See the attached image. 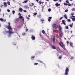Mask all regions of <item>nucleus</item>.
Segmentation results:
<instances>
[{
	"label": "nucleus",
	"mask_w": 75,
	"mask_h": 75,
	"mask_svg": "<svg viewBox=\"0 0 75 75\" xmlns=\"http://www.w3.org/2000/svg\"><path fill=\"white\" fill-rule=\"evenodd\" d=\"M35 6H34V7H35Z\"/></svg>",
	"instance_id": "69168bd1"
},
{
	"label": "nucleus",
	"mask_w": 75,
	"mask_h": 75,
	"mask_svg": "<svg viewBox=\"0 0 75 75\" xmlns=\"http://www.w3.org/2000/svg\"><path fill=\"white\" fill-rule=\"evenodd\" d=\"M66 2L67 3V4H69V2L68 0H66Z\"/></svg>",
	"instance_id": "bb28decb"
},
{
	"label": "nucleus",
	"mask_w": 75,
	"mask_h": 75,
	"mask_svg": "<svg viewBox=\"0 0 75 75\" xmlns=\"http://www.w3.org/2000/svg\"><path fill=\"white\" fill-rule=\"evenodd\" d=\"M59 1L61 2L62 1V0H59Z\"/></svg>",
	"instance_id": "6e6d98bb"
},
{
	"label": "nucleus",
	"mask_w": 75,
	"mask_h": 75,
	"mask_svg": "<svg viewBox=\"0 0 75 75\" xmlns=\"http://www.w3.org/2000/svg\"><path fill=\"white\" fill-rule=\"evenodd\" d=\"M35 57V56H32L31 57V59H33Z\"/></svg>",
	"instance_id": "f3484780"
},
{
	"label": "nucleus",
	"mask_w": 75,
	"mask_h": 75,
	"mask_svg": "<svg viewBox=\"0 0 75 75\" xmlns=\"http://www.w3.org/2000/svg\"><path fill=\"white\" fill-rule=\"evenodd\" d=\"M55 5H56V6H59V4H58V3L56 4H55Z\"/></svg>",
	"instance_id": "b1692460"
},
{
	"label": "nucleus",
	"mask_w": 75,
	"mask_h": 75,
	"mask_svg": "<svg viewBox=\"0 0 75 75\" xmlns=\"http://www.w3.org/2000/svg\"><path fill=\"white\" fill-rule=\"evenodd\" d=\"M12 13L13 14H14V13H15V11H12Z\"/></svg>",
	"instance_id": "a878e982"
},
{
	"label": "nucleus",
	"mask_w": 75,
	"mask_h": 75,
	"mask_svg": "<svg viewBox=\"0 0 75 75\" xmlns=\"http://www.w3.org/2000/svg\"><path fill=\"white\" fill-rule=\"evenodd\" d=\"M46 1H49V0H46Z\"/></svg>",
	"instance_id": "680f3d73"
},
{
	"label": "nucleus",
	"mask_w": 75,
	"mask_h": 75,
	"mask_svg": "<svg viewBox=\"0 0 75 75\" xmlns=\"http://www.w3.org/2000/svg\"><path fill=\"white\" fill-rule=\"evenodd\" d=\"M52 18V17H50L48 18V21L49 22H50L51 21V19Z\"/></svg>",
	"instance_id": "6e6552de"
},
{
	"label": "nucleus",
	"mask_w": 75,
	"mask_h": 75,
	"mask_svg": "<svg viewBox=\"0 0 75 75\" xmlns=\"http://www.w3.org/2000/svg\"><path fill=\"white\" fill-rule=\"evenodd\" d=\"M69 26H70V27L72 28V26H73V23H72V24H70V25H69Z\"/></svg>",
	"instance_id": "412c9836"
},
{
	"label": "nucleus",
	"mask_w": 75,
	"mask_h": 75,
	"mask_svg": "<svg viewBox=\"0 0 75 75\" xmlns=\"http://www.w3.org/2000/svg\"><path fill=\"white\" fill-rule=\"evenodd\" d=\"M36 1H37V2H38L39 1V0H36Z\"/></svg>",
	"instance_id": "603ef678"
},
{
	"label": "nucleus",
	"mask_w": 75,
	"mask_h": 75,
	"mask_svg": "<svg viewBox=\"0 0 75 75\" xmlns=\"http://www.w3.org/2000/svg\"><path fill=\"white\" fill-rule=\"evenodd\" d=\"M59 35L60 37H62L63 35L62 32H59Z\"/></svg>",
	"instance_id": "20e7f679"
},
{
	"label": "nucleus",
	"mask_w": 75,
	"mask_h": 75,
	"mask_svg": "<svg viewBox=\"0 0 75 75\" xmlns=\"http://www.w3.org/2000/svg\"><path fill=\"white\" fill-rule=\"evenodd\" d=\"M37 13H35L34 14V15H37Z\"/></svg>",
	"instance_id": "49530a36"
},
{
	"label": "nucleus",
	"mask_w": 75,
	"mask_h": 75,
	"mask_svg": "<svg viewBox=\"0 0 75 75\" xmlns=\"http://www.w3.org/2000/svg\"><path fill=\"white\" fill-rule=\"evenodd\" d=\"M62 58V55H60L59 57V58L60 59H61Z\"/></svg>",
	"instance_id": "5701e85b"
},
{
	"label": "nucleus",
	"mask_w": 75,
	"mask_h": 75,
	"mask_svg": "<svg viewBox=\"0 0 75 75\" xmlns=\"http://www.w3.org/2000/svg\"><path fill=\"white\" fill-rule=\"evenodd\" d=\"M71 4L69 3L68 6H71Z\"/></svg>",
	"instance_id": "79ce46f5"
},
{
	"label": "nucleus",
	"mask_w": 75,
	"mask_h": 75,
	"mask_svg": "<svg viewBox=\"0 0 75 75\" xmlns=\"http://www.w3.org/2000/svg\"><path fill=\"white\" fill-rule=\"evenodd\" d=\"M65 75H67L68 74V72L69 71V69H68V68L67 67L66 69L65 70Z\"/></svg>",
	"instance_id": "7ed1b4c3"
},
{
	"label": "nucleus",
	"mask_w": 75,
	"mask_h": 75,
	"mask_svg": "<svg viewBox=\"0 0 75 75\" xmlns=\"http://www.w3.org/2000/svg\"><path fill=\"white\" fill-rule=\"evenodd\" d=\"M65 28L66 29H68L69 28L68 26H67L65 27Z\"/></svg>",
	"instance_id": "2f4dec72"
},
{
	"label": "nucleus",
	"mask_w": 75,
	"mask_h": 75,
	"mask_svg": "<svg viewBox=\"0 0 75 75\" xmlns=\"http://www.w3.org/2000/svg\"><path fill=\"white\" fill-rule=\"evenodd\" d=\"M53 42L54 43L55 42V38H53Z\"/></svg>",
	"instance_id": "4be33fe9"
},
{
	"label": "nucleus",
	"mask_w": 75,
	"mask_h": 75,
	"mask_svg": "<svg viewBox=\"0 0 75 75\" xmlns=\"http://www.w3.org/2000/svg\"><path fill=\"white\" fill-rule=\"evenodd\" d=\"M40 20L41 21V22H42V23H43V21H44V20L43 19H41Z\"/></svg>",
	"instance_id": "4468645a"
},
{
	"label": "nucleus",
	"mask_w": 75,
	"mask_h": 75,
	"mask_svg": "<svg viewBox=\"0 0 75 75\" xmlns=\"http://www.w3.org/2000/svg\"><path fill=\"white\" fill-rule=\"evenodd\" d=\"M6 21V19H4L3 20V22H5Z\"/></svg>",
	"instance_id": "e433bc0d"
},
{
	"label": "nucleus",
	"mask_w": 75,
	"mask_h": 75,
	"mask_svg": "<svg viewBox=\"0 0 75 75\" xmlns=\"http://www.w3.org/2000/svg\"><path fill=\"white\" fill-rule=\"evenodd\" d=\"M42 33L43 34H44L45 33V31H44V30H42Z\"/></svg>",
	"instance_id": "cd10ccee"
},
{
	"label": "nucleus",
	"mask_w": 75,
	"mask_h": 75,
	"mask_svg": "<svg viewBox=\"0 0 75 75\" xmlns=\"http://www.w3.org/2000/svg\"><path fill=\"white\" fill-rule=\"evenodd\" d=\"M71 1H72V0H70Z\"/></svg>",
	"instance_id": "338daca9"
},
{
	"label": "nucleus",
	"mask_w": 75,
	"mask_h": 75,
	"mask_svg": "<svg viewBox=\"0 0 75 75\" xmlns=\"http://www.w3.org/2000/svg\"><path fill=\"white\" fill-rule=\"evenodd\" d=\"M64 17L67 19V16L66 15H64Z\"/></svg>",
	"instance_id": "dca6fc26"
},
{
	"label": "nucleus",
	"mask_w": 75,
	"mask_h": 75,
	"mask_svg": "<svg viewBox=\"0 0 75 75\" xmlns=\"http://www.w3.org/2000/svg\"><path fill=\"white\" fill-rule=\"evenodd\" d=\"M34 65H38V63H35L34 64Z\"/></svg>",
	"instance_id": "37998d69"
},
{
	"label": "nucleus",
	"mask_w": 75,
	"mask_h": 75,
	"mask_svg": "<svg viewBox=\"0 0 75 75\" xmlns=\"http://www.w3.org/2000/svg\"><path fill=\"white\" fill-rule=\"evenodd\" d=\"M39 3L40 4H41V3H42L41 2H40V1H39Z\"/></svg>",
	"instance_id": "09e8293b"
},
{
	"label": "nucleus",
	"mask_w": 75,
	"mask_h": 75,
	"mask_svg": "<svg viewBox=\"0 0 75 75\" xmlns=\"http://www.w3.org/2000/svg\"><path fill=\"white\" fill-rule=\"evenodd\" d=\"M72 20L73 21H75V18H72Z\"/></svg>",
	"instance_id": "72a5a7b5"
},
{
	"label": "nucleus",
	"mask_w": 75,
	"mask_h": 75,
	"mask_svg": "<svg viewBox=\"0 0 75 75\" xmlns=\"http://www.w3.org/2000/svg\"><path fill=\"white\" fill-rule=\"evenodd\" d=\"M70 45L72 47H73V43L71 42H70Z\"/></svg>",
	"instance_id": "aec40b11"
},
{
	"label": "nucleus",
	"mask_w": 75,
	"mask_h": 75,
	"mask_svg": "<svg viewBox=\"0 0 75 75\" xmlns=\"http://www.w3.org/2000/svg\"><path fill=\"white\" fill-rule=\"evenodd\" d=\"M59 32H62V28L61 27V26H59Z\"/></svg>",
	"instance_id": "39448f33"
},
{
	"label": "nucleus",
	"mask_w": 75,
	"mask_h": 75,
	"mask_svg": "<svg viewBox=\"0 0 75 75\" xmlns=\"http://www.w3.org/2000/svg\"><path fill=\"white\" fill-rule=\"evenodd\" d=\"M35 36H32L31 38L33 40H35Z\"/></svg>",
	"instance_id": "9d476101"
},
{
	"label": "nucleus",
	"mask_w": 75,
	"mask_h": 75,
	"mask_svg": "<svg viewBox=\"0 0 75 75\" xmlns=\"http://www.w3.org/2000/svg\"><path fill=\"white\" fill-rule=\"evenodd\" d=\"M67 43L68 45L69 43V42L68 41H67Z\"/></svg>",
	"instance_id": "4c0bfd02"
},
{
	"label": "nucleus",
	"mask_w": 75,
	"mask_h": 75,
	"mask_svg": "<svg viewBox=\"0 0 75 75\" xmlns=\"http://www.w3.org/2000/svg\"><path fill=\"white\" fill-rule=\"evenodd\" d=\"M23 11V9L22 8H19V11L20 12H22Z\"/></svg>",
	"instance_id": "ddd939ff"
},
{
	"label": "nucleus",
	"mask_w": 75,
	"mask_h": 75,
	"mask_svg": "<svg viewBox=\"0 0 75 75\" xmlns=\"http://www.w3.org/2000/svg\"><path fill=\"white\" fill-rule=\"evenodd\" d=\"M65 20H62V24H64V25H66V23H65Z\"/></svg>",
	"instance_id": "1a4fd4ad"
},
{
	"label": "nucleus",
	"mask_w": 75,
	"mask_h": 75,
	"mask_svg": "<svg viewBox=\"0 0 75 75\" xmlns=\"http://www.w3.org/2000/svg\"><path fill=\"white\" fill-rule=\"evenodd\" d=\"M28 30V29H27L26 30V32Z\"/></svg>",
	"instance_id": "bf43d9fd"
},
{
	"label": "nucleus",
	"mask_w": 75,
	"mask_h": 75,
	"mask_svg": "<svg viewBox=\"0 0 75 75\" xmlns=\"http://www.w3.org/2000/svg\"><path fill=\"white\" fill-rule=\"evenodd\" d=\"M42 4H43V3H44V2H42Z\"/></svg>",
	"instance_id": "e2e57ef3"
},
{
	"label": "nucleus",
	"mask_w": 75,
	"mask_h": 75,
	"mask_svg": "<svg viewBox=\"0 0 75 75\" xmlns=\"http://www.w3.org/2000/svg\"><path fill=\"white\" fill-rule=\"evenodd\" d=\"M68 10L67 9V10H65V12H67V11H68Z\"/></svg>",
	"instance_id": "a19ab883"
},
{
	"label": "nucleus",
	"mask_w": 75,
	"mask_h": 75,
	"mask_svg": "<svg viewBox=\"0 0 75 75\" xmlns=\"http://www.w3.org/2000/svg\"><path fill=\"white\" fill-rule=\"evenodd\" d=\"M4 5L5 6L7 7V4H6V2H4Z\"/></svg>",
	"instance_id": "f8f14e48"
},
{
	"label": "nucleus",
	"mask_w": 75,
	"mask_h": 75,
	"mask_svg": "<svg viewBox=\"0 0 75 75\" xmlns=\"http://www.w3.org/2000/svg\"><path fill=\"white\" fill-rule=\"evenodd\" d=\"M28 0H25L24 2H25V3H26L28 2Z\"/></svg>",
	"instance_id": "7c9ffc66"
},
{
	"label": "nucleus",
	"mask_w": 75,
	"mask_h": 75,
	"mask_svg": "<svg viewBox=\"0 0 75 75\" xmlns=\"http://www.w3.org/2000/svg\"><path fill=\"white\" fill-rule=\"evenodd\" d=\"M8 26H7V25H6L5 27L7 28L8 29L9 31L8 32V35L9 36V37H9L11 35V34L13 33V32L11 31V30H12V28H11V26H10V25L11 24L10 23H8Z\"/></svg>",
	"instance_id": "f257e3e1"
},
{
	"label": "nucleus",
	"mask_w": 75,
	"mask_h": 75,
	"mask_svg": "<svg viewBox=\"0 0 75 75\" xmlns=\"http://www.w3.org/2000/svg\"><path fill=\"white\" fill-rule=\"evenodd\" d=\"M74 6H75V4Z\"/></svg>",
	"instance_id": "774afa93"
},
{
	"label": "nucleus",
	"mask_w": 75,
	"mask_h": 75,
	"mask_svg": "<svg viewBox=\"0 0 75 75\" xmlns=\"http://www.w3.org/2000/svg\"><path fill=\"white\" fill-rule=\"evenodd\" d=\"M53 27L54 28H57L58 27V26L56 24H53Z\"/></svg>",
	"instance_id": "0eeeda50"
},
{
	"label": "nucleus",
	"mask_w": 75,
	"mask_h": 75,
	"mask_svg": "<svg viewBox=\"0 0 75 75\" xmlns=\"http://www.w3.org/2000/svg\"><path fill=\"white\" fill-rule=\"evenodd\" d=\"M19 15L20 16H21V14H20V13H19Z\"/></svg>",
	"instance_id": "de8ad7c7"
},
{
	"label": "nucleus",
	"mask_w": 75,
	"mask_h": 75,
	"mask_svg": "<svg viewBox=\"0 0 75 75\" xmlns=\"http://www.w3.org/2000/svg\"><path fill=\"white\" fill-rule=\"evenodd\" d=\"M39 62H41V63H42V62H41L40 61H39Z\"/></svg>",
	"instance_id": "4d7b16f0"
},
{
	"label": "nucleus",
	"mask_w": 75,
	"mask_h": 75,
	"mask_svg": "<svg viewBox=\"0 0 75 75\" xmlns=\"http://www.w3.org/2000/svg\"><path fill=\"white\" fill-rule=\"evenodd\" d=\"M28 16L29 17H30V15H28Z\"/></svg>",
	"instance_id": "052dcab7"
},
{
	"label": "nucleus",
	"mask_w": 75,
	"mask_h": 75,
	"mask_svg": "<svg viewBox=\"0 0 75 75\" xmlns=\"http://www.w3.org/2000/svg\"><path fill=\"white\" fill-rule=\"evenodd\" d=\"M24 7L26 9H27L28 8V6H24Z\"/></svg>",
	"instance_id": "a211bd4d"
},
{
	"label": "nucleus",
	"mask_w": 75,
	"mask_h": 75,
	"mask_svg": "<svg viewBox=\"0 0 75 75\" xmlns=\"http://www.w3.org/2000/svg\"><path fill=\"white\" fill-rule=\"evenodd\" d=\"M23 11L25 12H26V11L25 10H23Z\"/></svg>",
	"instance_id": "8fccbe9b"
},
{
	"label": "nucleus",
	"mask_w": 75,
	"mask_h": 75,
	"mask_svg": "<svg viewBox=\"0 0 75 75\" xmlns=\"http://www.w3.org/2000/svg\"><path fill=\"white\" fill-rule=\"evenodd\" d=\"M64 5L65 6V5H67V6H68V4H65V3H64Z\"/></svg>",
	"instance_id": "473e14b6"
},
{
	"label": "nucleus",
	"mask_w": 75,
	"mask_h": 75,
	"mask_svg": "<svg viewBox=\"0 0 75 75\" xmlns=\"http://www.w3.org/2000/svg\"><path fill=\"white\" fill-rule=\"evenodd\" d=\"M32 4L33 5H34V4H33V3H32Z\"/></svg>",
	"instance_id": "13d9d810"
},
{
	"label": "nucleus",
	"mask_w": 75,
	"mask_h": 75,
	"mask_svg": "<svg viewBox=\"0 0 75 75\" xmlns=\"http://www.w3.org/2000/svg\"><path fill=\"white\" fill-rule=\"evenodd\" d=\"M7 4H8V5H10V2L8 1L7 2Z\"/></svg>",
	"instance_id": "393cba45"
},
{
	"label": "nucleus",
	"mask_w": 75,
	"mask_h": 75,
	"mask_svg": "<svg viewBox=\"0 0 75 75\" xmlns=\"http://www.w3.org/2000/svg\"><path fill=\"white\" fill-rule=\"evenodd\" d=\"M51 11V9L50 8H49L48 10V11L49 12H50Z\"/></svg>",
	"instance_id": "f704fd0d"
},
{
	"label": "nucleus",
	"mask_w": 75,
	"mask_h": 75,
	"mask_svg": "<svg viewBox=\"0 0 75 75\" xmlns=\"http://www.w3.org/2000/svg\"><path fill=\"white\" fill-rule=\"evenodd\" d=\"M23 17L22 16H20V17H19V18H23Z\"/></svg>",
	"instance_id": "c85d7f7f"
},
{
	"label": "nucleus",
	"mask_w": 75,
	"mask_h": 75,
	"mask_svg": "<svg viewBox=\"0 0 75 75\" xmlns=\"http://www.w3.org/2000/svg\"><path fill=\"white\" fill-rule=\"evenodd\" d=\"M52 47L54 49H56V47L54 46H52Z\"/></svg>",
	"instance_id": "2eb2a0df"
},
{
	"label": "nucleus",
	"mask_w": 75,
	"mask_h": 75,
	"mask_svg": "<svg viewBox=\"0 0 75 75\" xmlns=\"http://www.w3.org/2000/svg\"><path fill=\"white\" fill-rule=\"evenodd\" d=\"M71 33H72V31H71Z\"/></svg>",
	"instance_id": "0e129e2a"
},
{
	"label": "nucleus",
	"mask_w": 75,
	"mask_h": 75,
	"mask_svg": "<svg viewBox=\"0 0 75 75\" xmlns=\"http://www.w3.org/2000/svg\"><path fill=\"white\" fill-rule=\"evenodd\" d=\"M74 58V57H71V59H72Z\"/></svg>",
	"instance_id": "58836bf2"
},
{
	"label": "nucleus",
	"mask_w": 75,
	"mask_h": 75,
	"mask_svg": "<svg viewBox=\"0 0 75 75\" xmlns=\"http://www.w3.org/2000/svg\"><path fill=\"white\" fill-rule=\"evenodd\" d=\"M62 18H63V17H61V18H60V20H61L62 19Z\"/></svg>",
	"instance_id": "a18cd8bd"
},
{
	"label": "nucleus",
	"mask_w": 75,
	"mask_h": 75,
	"mask_svg": "<svg viewBox=\"0 0 75 75\" xmlns=\"http://www.w3.org/2000/svg\"><path fill=\"white\" fill-rule=\"evenodd\" d=\"M20 21V19L19 18H17L15 21L16 23H18V22Z\"/></svg>",
	"instance_id": "423d86ee"
},
{
	"label": "nucleus",
	"mask_w": 75,
	"mask_h": 75,
	"mask_svg": "<svg viewBox=\"0 0 75 75\" xmlns=\"http://www.w3.org/2000/svg\"><path fill=\"white\" fill-rule=\"evenodd\" d=\"M0 20L1 21H3V19L2 18H0Z\"/></svg>",
	"instance_id": "c9c22d12"
},
{
	"label": "nucleus",
	"mask_w": 75,
	"mask_h": 75,
	"mask_svg": "<svg viewBox=\"0 0 75 75\" xmlns=\"http://www.w3.org/2000/svg\"><path fill=\"white\" fill-rule=\"evenodd\" d=\"M28 18V20H29V19H30V18H29V17H28V18Z\"/></svg>",
	"instance_id": "864d4df0"
},
{
	"label": "nucleus",
	"mask_w": 75,
	"mask_h": 75,
	"mask_svg": "<svg viewBox=\"0 0 75 75\" xmlns=\"http://www.w3.org/2000/svg\"><path fill=\"white\" fill-rule=\"evenodd\" d=\"M74 13H71V15L72 16H71V17H74V18H75V16H73V15H74Z\"/></svg>",
	"instance_id": "6ab92c4d"
},
{
	"label": "nucleus",
	"mask_w": 75,
	"mask_h": 75,
	"mask_svg": "<svg viewBox=\"0 0 75 75\" xmlns=\"http://www.w3.org/2000/svg\"><path fill=\"white\" fill-rule=\"evenodd\" d=\"M22 35H25V33H23L22 34Z\"/></svg>",
	"instance_id": "c756f323"
},
{
	"label": "nucleus",
	"mask_w": 75,
	"mask_h": 75,
	"mask_svg": "<svg viewBox=\"0 0 75 75\" xmlns=\"http://www.w3.org/2000/svg\"><path fill=\"white\" fill-rule=\"evenodd\" d=\"M54 1H57L58 0H54Z\"/></svg>",
	"instance_id": "3c124183"
},
{
	"label": "nucleus",
	"mask_w": 75,
	"mask_h": 75,
	"mask_svg": "<svg viewBox=\"0 0 75 75\" xmlns=\"http://www.w3.org/2000/svg\"><path fill=\"white\" fill-rule=\"evenodd\" d=\"M24 21V19L23 18L22 19V21Z\"/></svg>",
	"instance_id": "5fc2aeb1"
},
{
	"label": "nucleus",
	"mask_w": 75,
	"mask_h": 75,
	"mask_svg": "<svg viewBox=\"0 0 75 75\" xmlns=\"http://www.w3.org/2000/svg\"><path fill=\"white\" fill-rule=\"evenodd\" d=\"M67 21H68L69 22H70V21H71V20H70L69 19Z\"/></svg>",
	"instance_id": "ea45409f"
},
{
	"label": "nucleus",
	"mask_w": 75,
	"mask_h": 75,
	"mask_svg": "<svg viewBox=\"0 0 75 75\" xmlns=\"http://www.w3.org/2000/svg\"><path fill=\"white\" fill-rule=\"evenodd\" d=\"M59 45L64 50H65L66 48H65V46L64 45L63 43L62 42H60L59 43Z\"/></svg>",
	"instance_id": "f03ea898"
},
{
	"label": "nucleus",
	"mask_w": 75,
	"mask_h": 75,
	"mask_svg": "<svg viewBox=\"0 0 75 75\" xmlns=\"http://www.w3.org/2000/svg\"><path fill=\"white\" fill-rule=\"evenodd\" d=\"M20 28V26L19 25L18 26L16 29V31H17L18 30H19Z\"/></svg>",
	"instance_id": "9b49d317"
},
{
	"label": "nucleus",
	"mask_w": 75,
	"mask_h": 75,
	"mask_svg": "<svg viewBox=\"0 0 75 75\" xmlns=\"http://www.w3.org/2000/svg\"><path fill=\"white\" fill-rule=\"evenodd\" d=\"M7 11L9 12H10V10L9 9H8L7 10Z\"/></svg>",
	"instance_id": "c03bdc74"
}]
</instances>
